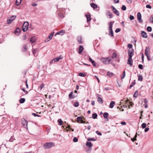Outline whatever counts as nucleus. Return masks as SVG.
<instances>
[{
  "label": "nucleus",
  "mask_w": 153,
  "mask_h": 153,
  "mask_svg": "<svg viewBox=\"0 0 153 153\" xmlns=\"http://www.w3.org/2000/svg\"><path fill=\"white\" fill-rule=\"evenodd\" d=\"M55 146L54 143L53 142H47L45 143L43 146L46 149H50Z\"/></svg>",
  "instance_id": "1"
},
{
  "label": "nucleus",
  "mask_w": 153,
  "mask_h": 153,
  "mask_svg": "<svg viewBox=\"0 0 153 153\" xmlns=\"http://www.w3.org/2000/svg\"><path fill=\"white\" fill-rule=\"evenodd\" d=\"M111 59H109V57L106 58H101L100 61L102 62L104 64H108L110 63L111 61Z\"/></svg>",
  "instance_id": "2"
},
{
  "label": "nucleus",
  "mask_w": 153,
  "mask_h": 153,
  "mask_svg": "<svg viewBox=\"0 0 153 153\" xmlns=\"http://www.w3.org/2000/svg\"><path fill=\"white\" fill-rule=\"evenodd\" d=\"M29 25V24L28 22H24L22 26V30L23 32H25L28 30Z\"/></svg>",
  "instance_id": "3"
},
{
  "label": "nucleus",
  "mask_w": 153,
  "mask_h": 153,
  "mask_svg": "<svg viewBox=\"0 0 153 153\" xmlns=\"http://www.w3.org/2000/svg\"><path fill=\"white\" fill-rule=\"evenodd\" d=\"M22 123L24 127L26 128L27 129H28L27 127V120L24 118L22 120Z\"/></svg>",
  "instance_id": "4"
},
{
  "label": "nucleus",
  "mask_w": 153,
  "mask_h": 153,
  "mask_svg": "<svg viewBox=\"0 0 153 153\" xmlns=\"http://www.w3.org/2000/svg\"><path fill=\"white\" fill-rule=\"evenodd\" d=\"M128 54L129 57H132L134 53V50L132 49L131 50L128 49Z\"/></svg>",
  "instance_id": "5"
},
{
  "label": "nucleus",
  "mask_w": 153,
  "mask_h": 153,
  "mask_svg": "<svg viewBox=\"0 0 153 153\" xmlns=\"http://www.w3.org/2000/svg\"><path fill=\"white\" fill-rule=\"evenodd\" d=\"M141 15L140 12H138L137 14V19L140 23H141L143 20L141 19Z\"/></svg>",
  "instance_id": "6"
},
{
  "label": "nucleus",
  "mask_w": 153,
  "mask_h": 153,
  "mask_svg": "<svg viewBox=\"0 0 153 153\" xmlns=\"http://www.w3.org/2000/svg\"><path fill=\"white\" fill-rule=\"evenodd\" d=\"M106 15L109 19L112 18L114 16L112 13L109 11H108L106 13Z\"/></svg>",
  "instance_id": "7"
},
{
  "label": "nucleus",
  "mask_w": 153,
  "mask_h": 153,
  "mask_svg": "<svg viewBox=\"0 0 153 153\" xmlns=\"http://www.w3.org/2000/svg\"><path fill=\"white\" fill-rule=\"evenodd\" d=\"M73 92H71L69 94V97L70 99H74L75 97H76L77 96V94L76 95V96H74V95H73Z\"/></svg>",
  "instance_id": "8"
},
{
  "label": "nucleus",
  "mask_w": 153,
  "mask_h": 153,
  "mask_svg": "<svg viewBox=\"0 0 153 153\" xmlns=\"http://www.w3.org/2000/svg\"><path fill=\"white\" fill-rule=\"evenodd\" d=\"M141 35L142 36L143 38H146L148 37L147 33L143 31H141Z\"/></svg>",
  "instance_id": "9"
},
{
  "label": "nucleus",
  "mask_w": 153,
  "mask_h": 153,
  "mask_svg": "<svg viewBox=\"0 0 153 153\" xmlns=\"http://www.w3.org/2000/svg\"><path fill=\"white\" fill-rule=\"evenodd\" d=\"M21 32V30L19 27H17L14 31V33L17 35H19Z\"/></svg>",
  "instance_id": "10"
},
{
  "label": "nucleus",
  "mask_w": 153,
  "mask_h": 153,
  "mask_svg": "<svg viewBox=\"0 0 153 153\" xmlns=\"http://www.w3.org/2000/svg\"><path fill=\"white\" fill-rule=\"evenodd\" d=\"M133 61L132 59V57H128L127 64L130 65V66L132 65Z\"/></svg>",
  "instance_id": "11"
},
{
  "label": "nucleus",
  "mask_w": 153,
  "mask_h": 153,
  "mask_svg": "<svg viewBox=\"0 0 153 153\" xmlns=\"http://www.w3.org/2000/svg\"><path fill=\"white\" fill-rule=\"evenodd\" d=\"M57 12H58V16L60 18L62 19L64 18V15L62 13L60 12V11H59V10H58Z\"/></svg>",
  "instance_id": "12"
},
{
  "label": "nucleus",
  "mask_w": 153,
  "mask_h": 153,
  "mask_svg": "<svg viewBox=\"0 0 153 153\" xmlns=\"http://www.w3.org/2000/svg\"><path fill=\"white\" fill-rule=\"evenodd\" d=\"M12 17H14V18H13V19H10L8 20H7V23L8 24H10L16 18V16H12Z\"/></svg>",
  "instance_id": "13"
},
{
  "label": "nucleus",
  "mask_w": 153,
  "mask_h": 153,
  "mask_svg": "<svg viewBox=\"0 0 153 153\" xmlns=\"http://www.w3.org/2000/svg\"><path fill=\"white\" fill-rule=\"evenodd\" d=\"M149 48L148 47H146V48L145 51V55L148 56L149 54Z\"/></svg>",
  "instance_id": "14"
},
{
  "label": "nucleus",
  "mask_w": 153,
  "mask_h": 153,
  "mask_svg": "<svg viewBox=\"0 0 153 153\" xmlns=\"http://www.w3.org/2000/svg\"><path fill=\"white\" fill-rule=\"evenodd\" d=\"M83 49L84 48L82 46L80 45L79 47L78 53L79 54H81L82 53V51L83 50Z\"/></svg>",
  "instance_id": "15"
},
{
  "label": "nucleus",
  "mask_w": 153,
  "mask_h": 153,
  "mask_svg": "<svg viewBox=\"0 0 153 153\" xmlns=\"http://www.w3.org/2000/svg\"><path fill=\"white\" fill-rule=\"evenodd\" d=\"M62 57L61 56H60L59 57H56L53 59V60L55 62L58 61L60 59H62Z\"/></svg>",
  "instance_id": "16"
},
{
  "label": "nucleus",
  "mask_w": 153,
  "mask_h": 153,
  "mask_svg": "<svg viewBox=\"0 0 153 153\" xmlns=\"http://www.w3.org/2000/svg\"><path fill=\"white\" fill-rule=\"evenodd\" d=\"M86 17L87 18V22H89L91 20V16L89 14H86L85 15Z\"/></svg>",
  "instance_id": "17"
},
{
  "label": "nucleus",
  "mask_w": 153,
  "mask_h": 153,
  "mask_svg": "<svg viewBox=\"0 0 153 153\" xmlns=\"http://www.w3.org/2000/svg\"><path fill=\"white\" fill-rule=\"evenodd\" d=\"M82 37L81 36H79L77 37V40L80 44H82Z\"/></svg>",
  "instance_id": "18"
},
{
  "label": "nucleus",
  "mask_w": 153,
  "mask_h": 153,
  "mask_svg": "<svg viewBox=\"0 0 153 153\" xmlns=\"http://www.w3.org/2000/svg\"><path fill=\"white\" fill-rule=\"evenodd\" d=\"M36 40V38L35 37H31L30 39V41L32 43H34Z\"/></svg>",
  "instance_id": "19"
},
{
  "label": "nucleus",
  "mask_w": 153,
  "mask_h": 153,
  "mask_svg": "<svg viewBox=\"0 0 153 153\" xmlns=\"http://www.w3.org/2000/svg\"><path fill=\"white\" fill-rule=\"evenodd\" d=\"M90 5L91 7L94 9L97 8V5L94 3H91Z\"/></svg>",
  "instance_id": "20"
},
{
  "label": "nucleus",
  "mask_w": 153,
  "mask_h": 153,
  "mask_svg": "<svg viewBox=\"0 0 153 153\" xmlns=\"http://www.w3.org/2000/svg\"><path fill=\"white\" fill-rule=\"evenodd\" d=\"M97 101L100 104H102L103 103L102 99L99 97L97 98Z\"/></svg>",
  "instance_id": "21"
},
{
  "label": "nucleus",
  "mask_w": 153,
  "mask_h": 153,
  "mask_svg": "<svg viewBox=\"0 0 153 153\" xmlns=\"http://www.w3.org/2000/svg\"><path fill=\"white\" fill-rule=\"evenodd\" d=\"M115 102L114 101H111L109 107L111 108H113L115 105Z\"/></svg>",
  "instance_id": "22"
},
{
  "label": "nucleus",
  "mask_w": 153,
  "mask_h": 153,
  "mask_svg": "<svg viewBox=\"0 0 153 153\" xmlns=\"http://www.w3.org/2000/svg\"><path fill=\"white\" fill-rule=\"evenodd\" d=\"M108 114L107 112H105L103 114V116L105 119H107V120L108 121Z\"/></svg>",
  "instance_id": "23"
},
{
  "label": "nucleus",
  "mask_w": 153,
  "mask_h": 153,
  "mask_svg": "<svg viewBox=\"0 0 153 153\" xmlns=\"http://www.w3.org/2000/svg\"><path fill=\"white\" fill-rule=\"evenodd\" d=\"M86 145L89 147H91L93 145L90 142L87 141L86 143Z\"/></svg>",
  "instance_id": "24"
},
{
  "label": "nucleus",
  "mask_w": 153,
  "mask_h": 153,
  "mask_svg": "<svg viewBox=\"0 0 153 153\" xmlns=\"http://www.w3.org/2000/svg\"><path fill=\"white\" fill-rule=\"evenodd\" d=\"M114 75V74L112 72H110L109 71H108L107 74V75L109 77H111Z\"/></svg>",
  "instance_id": "25"
},
{
  "label": "nucleus",
  "mask_w": 153,
  "mask_h": 153,
  "mask_svg": "<svg viewBox=\"0 0 153 153\" xmlns=\"http://www.w3.org/2000/svg\"><path fill=\"white\" fill-rule=\"evenodd\" d=\"M27 49V46L26 44H24L23 45V49L22 50V51L23 52H25L26 51Z\"/></svg>",
  "instance_id": "26"
},
{
  "label": "nucleus",
  "mask_w": 153,
  "mask_h": 153,
  "mask_svg": "<svg viewBox=\"0 0 153 153\" xmlns=\"http://www.w3.org/2000/svg\"><path fill=\"white\" fill-rule=\"evenodd\" d=\"M114 22V21L111 22L109 23V28H112L113 24Z\"/></svg>",
  "instance_id": "27"
},
{
  "label": "nucleus",
  "mask_w": 153,
  "mask_h": 153,
  "mask_svg": "<svg viewBox=\"0 0 153 153\" xmlns=\"http://www.w3.org/2000/svg\"><path fill=\"white\" fill-rule=\"evenodd\" d=\"M113 13L117 16L120 15V13L117 9L113 11Z\"/></svg>",
  "instance_id": "28"
},
{
  "label": "nucleus",
  "mask_w": 153,
  "mask_h": 153,
  "mask_svg": "<svg viewBox=\"0 0 153 153\" xmlns=\"http://www.w3.org/2000/svg\"><path fill=\"white\" fill-rule=\"evenodd\" d=\"M22 0H16V6L19 5L21 2Z\"/></svg>",
  "instance_id": "29"
},
{
  "label": "nucleus",
  "mask_w": 153,
  "mask_h": 153,
  "mask_svg": "<svg viewBox=\"0 0 153 153\" xmlns=\"http://www.w3.org/2000/svg\"><path fill=\"white\" fill-rule=\"evenodd\" d=\"M97 114L96 113H94L92 114V118L93 119H95L97 118Z\"/></svg>",
  "instance_id": "30"
},
{
  "label": "nucleus",
  "mask_w": 153,
  "mask_h": 153,
  "mask_svg": "<svg viewBox=\"0 0 153 153\" xmlns=\"http://www.w3.org/2000/svg\"><path fill=\"white\" fill-rule=\"evenodd\" d=\"M138 81H142L143 80V76L141 75H138Z\"/></svg>",
  "instance_id": "31"
},
{
  "label": "nucleus",
  "mask_w": 153,
  "mask_h": 153,
  "mask_svg": "<svg viewBox=\"0 0 153 153\" xmlns=\"http://www.w3.org/2000/svg\"><path fill=\"white\" fill-rule=\"evenodd\" d=\"M138 96V91L137 90H136L135 91V93L133 95L134 97H137Z\"/></svg>",
  "instance_id": "32"
},
{
  "label": "nucleus",
  "mask_w": 153,
  "mask_h": 153,
  "mask_svg": "<svg viewBox=\"0 0 153 153\" xmlns=\"http://www.w3.org/2000/svg\"><path fill=\"white\" fill-rule=\"evenodd\" d=\"M117 53L115 52H114L113 53L111 56V57L112 58L114 59V58H116L117 57Z\"/></svg>",
  "instance_id": "33"
},
{
  "label": "nucleus",
  "mask_w": 153,
  "mask_h": 153,
  "mask_svg": "<svg viewBox=\"0 0 153 153\" xmlns=\"http://www.w3.org/2000/svg\"><path fill=\"white\" fill-rule=\"evenodd\" d=\"M25 100V99L24 98H22L20 99L19 102L21 103H24Z\"/></svg>",
  "instance_id": "34"
},
{
  "label": "nucleus",
  "mask_w": 153,
  "mask_h": 153,
  "mask_svg": "<svg viewBox=\"0 0 153 153\" xmlns=\"http://www.w3.org/2000/svg\"><path fill=\"white\" fill-rule=\"evenodd\" d=\"M58 122L59 123L60 126L62 125L63 122L61 119H59L58 120Z\"/></svg>",
  "instance_id": "35"
},
{
  "label": "nucleus",
  "mask_w": 153,
  "mask_h": 153,
  "mask_svg": "<svg viewBox=\"0 0 153 153\" xmlns=\"http://www.w3.org/2000/svg\"><path fill=\"white\" fill-rule=\"evenodd\" d=\"M64 33L65 31L64 30H60L59 32H58L56 33L55 35V36H56L57 34L59 35L62 33Z\"/></svg>",
  "instance_id": "36"
},
{
  "label": "nucleus",
  "mask_w": 153,
  "mask_h": 153,
  "mask_svg": "<svg viewBox=\"0 0 153 153\" xmlns=\"http://www.w3.org/2000/svg\"><path fill=\"white\" fill-rule=\"evenodd\" d=\"M79 75L82 77H84L85 76V73L80 72L79 73Z\"/></svg>",
  "instance_id": "37"
},
{
  "label": "nucleus",
  "mask_w": 153,
  "mask_h": 153,
  "mask_svg": "<svg viewBox=\"0 0 153 153\" xmlns=\"http://www.w3.org/2000/svg\"><path fill=\"white\" fill-rule=\"evenodd\" d=\"M77 122H79L82 120V118L81 117H78L77 118Z\"/></svg>",
  "instance_id": "38"
},
{
  "label": "nucleus",
  "mask_w": 153,
  "mask_h": 153,
  "mask_svg": "<svg viewBox=\"0 0 153 153\" xmlns=\"http://www.w3.org/2000/svg\"><path fill=\"white\" fill-rule=\"evenodd\" d=\"M135 80H134V82L132 83L130 85V88H131V87H132L135 84L136 82H135Z\"/></svg>",
  "instance_id": "39"
},
{
  "label": "nucleus",
  "mask_w": 153,
  "mask_h": 153,
  "mask_svg": "<svg viewBox=\"0 0 153 153\" xmlns=\"http://www.w3.org/2000/svg\"><path fill=\"white\" fill-rule=\"evenodd\" d=\"M87 140L88 141H96V139H94V138H88L87 139Z\"/></svg>",
  "instance_id": "40"
},
{
  "label": "nucleus",
  "mask_w": 153,
  "mask_h": 153,
  "mask_svg": "<svg viewBox=\"0 0 153 153\" xmlns=\"http://www.w3.org/2000/svg\"><path fill=\"white\" fill-rule=\"evenodd\" d=\"M146 123H143L141 125V126L143 128H145L146 126Z\"/></svg>",
  "instance_id": "41"
},
{
  "label": "nucleus",
  "mask_w": 153,
  "mask_h": 153,
  "mask_svg": "<svg viewBox=\"0 0 153 153\" xmlns=\"http://www.w3.org/2000/svg\"><path fill=\"white\" fill-rule=\"evenodd\" d=\"M147 30L149 32H151L152 30V28L150 26H148L147 28Z\"/></svg>",
  "instance_id": "42"
},
{
  "label": "nucleus",
  "mask_w": 153,
  "mask_h": 153,
  "mask_svg": "<svg viewBox=\"0 0 153 153\" xmlns=\"http://www.w3.org/2000/svg\"><path fill=\"white\" fill-rule=\"evenodd\" d=\"M37 49H35L33 51V53L34 56H35V54L37 52Z\"/></svg>",
  "instance_id": "43"
},
{
  "label": "nucleus",
  "mask_w": 153,
  "mask_h": 153,
  "mask_svg": "<svg viewBox=\"0 0 153 153\" xmlns=\"http://www.w3.org/2000/svg\"><path fill=\"white\" fill-rule=\"evenodd\" d=\"M121 9L123 11H125L126 9V6L124 5H123L121 7Z\"/></svg>",
  "instance_id": "44"
},
{
  "label": "nucleus",
  "mask_w": 153,
  "mask_h": 153,
  "mask_svg": "<svg viewBox=\"0 0 153 153\" xmlns=\"http://www.w3.org/2000/svg\"><path fill=\"white\" fill-rule=\"evenodd\" d=\"M109 35L110 36H114V33L113 31H109V32L108 33Z\"/></svg>",
  "instance_id": "45"
},
{
  "label": "nucleus",
  "mask_w": 153,
  "mask_h": 153,
  "mask_svg": "<svg viewBox=\"0 0 153 153\" xmlns=\"http://www.w3.org/2000/svg\"><path fill=\"white\" fill-rule=\"evenodd\" d=\"M125 75L126 72L125 71H124L123 72V75L121 77L122 79H123L125 77Z\"/></svg>",
  "instance_id": "46"
},
{
  "label": "nucleus",
  "mask_w": 153,
  "mask_h": 153,
  "mask_svg": "<svg viewBox=\"0 0 153 153\" xmlns=\"http://www.w3.org/2000/svg\"><path fill=\"white\" fill-rule=\"evenodd\" d=\"M139 68L140 69H142L143 68V66L142 65L139 64L138 66Z\"/></svg>",
  "instance_id": "47"
},
{
  "label": "nucleus",
  "mask_w": 153,
  "mask_h": 153,
  "mask_svg": "<svg viewBox=\"0 0 153 153\" xmlns=\"http://www.w3.org/2000/svg\"><path fill=\"white\" fill-rule=\"evenodd\" d=\"M129 18L130 20H132L134 19V16L131 15H130V16Z\"/></svg>",
  "instance_id": "48"
},
{
  "label": "nucleus",
  "mask_w": 153,
  "mask_h": 153,
  "mask_svg": "<svg viewBox=\"0 0 153 153\" xmlns=\"http://www.w3.org/2000/svg\"><path fill=\"white\" fill-rule=\"evenodd\" d=\"M73 141L74 142H76L78 141V139L76 137H74L73 138Z\"/></svg>",
  "instance_id": "49"
},
{
  "label": "nucleus",
  "mask_w": 153,
  "mask_h": 153,
  "mask_svg": "<svg viewBox=\"0 0 153 153\" xmlns=\"http://www.w3.org/2000/svg\"><path fill=\"white\" fill-rule=\"evenodd\" d=\"M121 30V29L119 28H117L116 29V30H115V32L116 33H117L119 32H120Z\"/></svg>",
  "instance_id": "50"
},
{
  "label": "nucleus",
  "mask_w": 153,
  "mask_h": 153,
  "mask_svg": "<svg viewBox=\"0 0 153 153\" xmlns=\"http://www.w3.org/2000/svg\"><path fill=\"white\" fill-rule=\"evenodd\" d=\"M79 105V103L78 102H76L74 104V106L75 107H77Z\"/></svg>",
  "instance_id": "51"
},
{
  "label": "nucleus",
  "mask_w": 153,
  "mask_h": 153,
  "mask_svg": "<svg viewBox=\"0 0 153 153\" xmlns=\"http://www.w3.org/2000/svg\"><path fill=\"white\" fill-rule=\"evenodd\" d=\"M95 132L97 133V134H98V135H100V136H101L102 135V134H101V133H100V132H99L98 131H96Z\"/></svg>",
  "instance_id": "52"
},
{
  "label": "nucleus",
  "mask_w": 153,
  "mask_h": 153,
  "mask_svg": "<svg viewBox=\"0 0 153 153\" xmlns=\"http://www.w3.org/2000/svg\"><path fill=\"white\" fill-rule=\"evenodd\" d=\"M132 47H133V45L131 44H128V47L129 48H132Z\"/></svg>",
  "instance_id": "53"
},
{
  "label": "nucleus",
  "mask_w": 153,
  "mask_h": 153,
  "mask_svg": "<svg viewBox=\"0 0 153 153\" xmlns=\"http://www.w3.org/2000/svg\"><path fill=\"white\" fill-rule=\"evenodd\" d=\"M14 140H15L14 139H13V137H11L9 140V141L10 142H13Z\"/></svg>",
  "instance_id": "54"
},
{
  "label": "nucleus",
  "mask_w": 153,
  "mask_h": 153,
  "mask_svg": "<svg viewBox=\"0 0 153 153\" xmlns=\"http://www.w3.org/2000/svg\"><path fill=\"white\" fill-rule=\"evenodd\" d=\"M146 8L151 9L152 8V7L149 4H147L146 6Z\"/></svg>",
  "instance_id": "55"
},
{
  "label": "nucleus",
  "mask_w": 153,
  "mask_h": 153,
  "mask_svg": "<svg viewBox=\"0 0 153 153\" xmlns=\"http://www.w3.org/2000/svg\"><path fill=\"white\" fill-rule=\"evenodd\" d=\"M44 85H45L43 83L40 86V88L41 90L44 87Z\"/></svg>",
  "instance_id": "56"
},
{
  "label": "nucleus",
  "mask_w": 153,
  "mask_h": 153,
  "mask_svg": "<svg viewBox=\"0 0 153 153\" xmlns=\"http://www.w3.org/2000/svg\"><path fill=\"white\" fill-rule=\"evenodd\" d=\"M149 130V128L148 127H146L144 130V131L145 132H147Z\"/></svg>",
  "instance_id": "57"
},
{
  "label": "nucleus",
  "mask_w": 153,
  "mask_h": 153,
  "mask_svg": "<svg viewBox=\"0 0 153 153\" xmlns=\"http://www.w3.org/2000/svg\"><path fill=\"white\" fill-rule=\"evenodd\" d=\"M91 63L94 67H95L96 66V64L94 61H93Z\"/></svg>",
  "instance_id": "58"
},
{
  "label": "nucleus",
  "mask_w": 153,
  "mask_h": 153,
  "mask_svg": "<svg viewBox=\"0 0 153 153\" xmlns=\"http://www.w3.org/2000/svg\"><path fill=\"white\" fill-rule=\"evenodd\" d=\"M143 101L145 104H147L148 101H147L146 99H144Z\"/></svg>",
  "instance_id": "59"
},
{
  "label": "nucleus",
  "mask_w": 153,
  "mask_h": 153,
  "mask_svg": "<svg viewBox=\"0 0 153 153\" xmlns=\"http://www.w3.org/2000/svg\"><path fill=\"white\" fill-rule=\"evenodd\" d=\"M127 2L129 4H131L132 3V0H126Z\"/></svg>",
  "instance_id": "60"
},
{
  "label": "nucleus",
  "mask_w": 153,
  "mask_h": 153,
  "mask_svg": "<svg viewBox=\"0 0 153 153\" xmlns=\"http://www.w3.org/2000/svg\"><path fill=\"white\" fill-rule=\"evenodd\" d=\"M144 56L143 53H142V62L143 63L144 62Z\"/></svg>",
  "instance_id": "61"
},
{
  "label": "nucleus",
  "mask_w": 153,
  "mask_h": 153,
  "mask_svg": "<svg viewBox=\"0 0 153 153\" xmlns=\"http://www.w3.org/2000/svg\"><path fill=\"white\" fill-rule=\"evenodd\" d=\"M50 40L48 38H47L45 40V42H47L49 41Z\"/></svg>",
  "instance_id": "62"
},
{
  "label": "nucleus",
  "mask_w": 153,
  "mask_h": 153,
  "mask_svg": "<svg viewBox=\"0 0 153 153\" xmlns=\"http://www.w3.org/2000/svg\"><path fill=\"white\" fill-rule=\"evenodd\" d=\"M53 36H51V35H50V34H49V36H48V38L50 39L51 40V39H52V38Z\"/></svg>",
  "instance_id": "63"
},
{
  "label": "nucleus",
  "mask_w": 153,
  "mask_h": 153,
  "mask_svg": "<svg viewBox=\"0 0 153 153\" xmlns=\"http://www.w3.org/2000/svg\"><path fill=\"white\" fill-rule=\"evenodd\" d=\"M94 77L97 79L98 82L99 83L100 82V80H99V79L97 77V76L95 75Z\"/></svg>",
  "instance_id": "64"
}]
</instances>
